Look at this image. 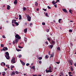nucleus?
<instances>
[{"label":"nucleus","mask_w":76,"mask_h":76,"mask_svg":"<svg viewBox=\"0 0 76 76\" xmlns=\"http://www.w3.org/2000/svg\"><path fill=\"white\" fill-rule=\"evenodd\" d=\"M31 69H34H34H35V66H33L31 67Z\"/></svg>","instance_id":"31"},{"label":"nucleus","mask_w":76,"mask_h":76,"mask_svg":"<svg viewBox=\"0 0 76 76\" xmlns=\"http://www.w3.org/2000/svg\"><path fill=\"white\" fill-rule=\"evenodd\" d=\"M22 64L23 66H25V63L24 62H23Z\"/></svg>","instance_id":"38"},{"label":"nucleus","mask_w":76,"mask_h":76,"mask_svg":"<svg viewBox=\"0 0 76 76\" xmlns=\"http://www.w3.org/2000/svg\"><path fill=\"white\" fill-rule=\"evenodd\" d=\"M29 65V63H27L26 64V66H28Z\"/></svg>","instance_id":"51"},{"label":"nucleus","mask_w":76,"mask_h":76,"mask_svg":"<svg viewBox=\"0 0 76 76\" xmlns=\"http://www.w3.org/2000/svg\"><path fill=\"white\" fill-rule=\"evenodd\" d=\"M20 61L21 63L22 64L23 62V61H22L21 60H20Z\"/></svg>","instance_id":"59"},{"label":"nucleus","mask_w":76,"mask_h":76,"mask_svg":"<svg viewBox=\"0 0 76 76\" xmlns=\"http://www.w3.org/2000/svg\"><path fill=\"white\" fill-rule=\"evenodd\" d=\"M16 20H13L12 21V23H14V22H16Z\"/></svg>","instance_id":"17"},{"label":"nucleus","mask_w":76,"mask_h":76,"mask_svg":"<svg viewBox=\"0 0 76 76\" xmlns=\"http://www.w3.org/2000/svg\"><path fill=\"white\" fill-rule=\"evenodd\" d=\"M10 5H7V10H10Z\"/></svg>","instance_id":"13"},{"label":"nucleus","mask_w":76,"mask_h":76,"mask_svg":"<svg viewBox=\"0 0 76 76\" xmlns=\"http://www.w3.org/2000/svg\"><path fill=\"white\" fill-rule=\"evenodd\" d=\"M38 5V3L37 2H36L35 3V6H37Z\"/></svg>","instance_id":"29"},{"label":"nucleus","mask_w":76,"mask_h":76,"mask_svg":"<svg viewBox=\"0 0 76 76\" xmlns=\"http://www.w3.org/2000/svg\"><path fill=\"white\" fill-rule=\"evenodd\" d=\"M71 70L72 72V71H73V67L71 66Z\"/></svg>","instance_id":"27"},{"label":"nucleus","mask_w":76,"mask_h":76,"mask_svg":"<svg viewBox=\"0 0 76 76\" xmlns=\"http://www.w3.org/2000/svg\"><path fill=\"white\" fill-rule=\"evenodd\" d=\"M18 48H20V49L23 48V47H22L20 46H18Z\"/></svg>","instance_id":"35"},{"label":"nucleus","mask_w":76,"mask_h":76,"mask_svg":"<svg viewBox=\"0 0 76 76\" xmlns=\"http://www.w3.org/2000/svg\"><path fill=\"white\" fill-rule=\"evenodd\" d=\"M43 10H44V11H45V12L47 11V9H45L44 8H43Z\"/></svg>","instance_id":"43"},{"label":"nucleus","mask_w":76,"mask_h":76,"mask_svg":"<svg viewBox=\"0 0 76 76\" xmlns=\"http://www.w3.org/2000/svg\"><path fill=\"white\" fill-rule=\"evenodd\" d=\"M63 12H65V13H67V10H66L65 9H63Z\"/></svg>","instance_id":"16"},{"label":"nucleus","mask_w":76,"mask_h":76,"mask_svg":"<svg viewBox=\"0 0 76 76\" xmlns=\"http://www.w3.org/2000/svg\"><path fill=\"white\" fill-rule=\"evenodd\" d=\"M47 7H48V9H51V7H50L49 6H48Z\"/></svg>","instance_id":"37"},{"label":"nucleus","mask_w":76,"mask_h":76,"mask_svg":"<svg viewBox=\"0 0 76 76\" xmlns=\"http://www.w3.org/2000/svg\"><path fill=\"white\" fill-rule=\"evenodd\" d=\"M23 11H25L26 10V8L25 7H23Z\"/></svg>","instance_id":"22"},{"label":"nucleus","mask_w":76,"mask_h":76,"mask_svg":"<svg viewBox=\"0 0 76 76\" xmlns=\"http://www.w3.org/2000/svg\"><path fill=\"white\" fill-rule=\"evenodd\" d=\"M1 65L2 66H6V64L4 62H2L1 64Z\"/></svg>","instance_id":"7"},{"label":"nucleus","mask_w":76,"mask_h":76,"mask_svg":"<svg viewBox=\"0 0 76 76\" xmlns=\"http://www.w3.org/2000/svg\"><path fill=\"white\" fill-rule=\"evenodd\" d=\"M72 10H69V13H71V14H72Z\"/></svg>","instance_id":"46"},{"label":"nucleus","mask_w":76,"mask_h":76,"mask_svg":"<svg viewBox=\"0 0 76 76\" xmlns=\"http://www.w3.org/2000/svg\"><path fill=\"white\" fill-rule=\"evenodd\" d=\"M17 3H18L17 0H15L14 2V4H17Z\"/></svg>","instance_id":"14"},{"label":"nucleus","mask_w":76,"mask_h":76,"mask_svg":"<svg viewBox=\"0 0 76 76\" xmlns=\"http://www.w3.org/2000/svg\"><path fill=\"white\" fill-rule=\"evenodd\" d=\"M5 57L7 60L10 59V57L9 56V53L8 52H6L5 53Z\"/></svg>","instance_id":"1"},{"label":"nucleus","mask_w":76,"mask_h":76,"mask_svg":"<svg viewBox=\"0 0 76 76\" xmlns=\"http://www.w3.org/2000/svg\"><path fill=\"white\" fill-rule=\"evenodd\" d=\"M54 53H52L51 54V56H50V58L51 57H54Z\"/></svg>","instance_id":"18"},{"label":"nucleus","mask_w":76,"mask_h":76,"mask_svg":"<svg viewBox=\"0 0 76 76\" xmlns=\"http://www.w3.org/2000/svg\"><path fill=\"white\" fill-rule=\"evenodd\" d=\"M52 4L53 5H54V4H55V1H53L52 2Z\"/></svg>","instance_id":"30"},{"label":"nucleus","mask_w":76,"mask_h":76,"mask_svg":"<svg viewBox=\"0 0 76 76\" xmlns=\"http://www.w3.org/2000/svg\"><path fill=\"white\" fill-rule=\"evenodd\" d=\"M30 26H32V23H30L29 24Z\"/></svg>","instance_id":"54"},{"label":"nucleus","mask_w":76,"mask_h":76,"mask_svg":"<svg viewBox=\"0 0 76 76\" xmlns=\"http://www.w3.org/2000/svg\"><path fill=\"white\" fill-rule=\"evenodd\" d=\"M46 31L47 32H49V29H46Z\"/></svg>","instance_id":"34"},{"label":"nucleus","mask_w":76,"mask_h":76,"mask_svg":"<svg viewBox=\"0 0 76 76\" xmlns=\"http://www.w3.org/2000/svg\"><path fill=\"white\" fill-rule=\"evenodd\" d=\"M42 25H45V23H42Z\"/></svg>","instance_id":"48"},{"label":"nucleus","mask_w":76,"mask_h":76,"mask_svg":"<svg viewBox=\"0 0 76 76\" xmlns=\"http://www.w3.org/2000/svg\"><path fill=\"white\" fill-rule=\"evenodd\" d=\"M14 23L15 25H16V26H18V25H19V23L16 22H15Z\"/></svg>","instance_id":"20"},{"label":"nucleus","mask_w":76,"mask_h":76,"mask_svg":"<svg viewBox=\"0 0 76 76\" xmlns=\"http://www.w3.org/2000/svg\"><path fill=\"white\" fill-rule=\"evenodd\" d=\"M71 74H72V72H69V75H71Z\"/></svg>","instance_id":"47"},{"label":"nucleus","mask_w":76,"mask_h":76,"mask_svg":"<svg viewBox=\"0 0 76 76\" xmlns=\"http://www.w3.org/2000/svg\"><path fill=\"white\" fill-rule=\"evenodd\" d=\"M47 39L48 40V41L49 42H50L51 41V39H50L49 37L47 38Z\"/></svg>","instance_id":"21"},{"label":"nucleus","mask_w":76,"mask_h":76,"mask_svg":"<svg viewBox=\"0 0 76 76\" xmlns=\"http://www.w3.org/2000/svg\"><path fill=\"white\" fill-rule=\"evenodd\" d=\"M4 48H3L4 51H6V50L7 51L8 50V48H7V47H4Z\"/></svg>","instance_id":"6"},{"label":"nucleus","mask_w":76,"mask_h":76,"mask_svg":"<svg viewBox=\"0 0 76 76\" xmlns=\"http://www.w3.org/2000/svg\"><path fill=\"white\" fill-rule=\"evenodd\" d=\"M15 73L16 74H17V75H18V74H19V72H18L17 71H15Z\"/></svg>","instance_id":"33"},{"label":"nucleus","mask_w":76,"mask_h":76,"mask_svg":"<svg viewBox=\"0 0 76 76\" xmlns=\"http://www.w3.org/2000/svg\"><path fill=\"white\" fill-rule=\"evenodd\" d=\"M68 61L69 62V64H70L71 65H72V61L70 60H69V61Z\"/></svg>","instance_id":"10"},{"label":"nucleus","mask_w":76,"mask_h":76,"mask_svg":"<svg viewBox=\"0 0 76 76\" xmlns=\"http://www.w3.org/2000/svg\"><path fill=\"white\" fill-rule=\"evenodd\" d=\"M69 32H72V29L69 30Z\"/></svg>","instance_id":"42"},{"label":"nucleus","mask_w":76,"mask_h":76,"mask_svg":"<svg viewBox=\"0 0 76 76\" xmlns=\"http://www.w3.org/2000/svg\"><path fill=\"white\" fill-rule=\"evenodd\" d=\"M42 57H40L39 58V60H42Z\"/></svg>","instance_id":"32"},{"label":"nucleus","mask_w":76,"mask_h":76,"mask_svg":"<svg viewBox=\"0 0 76 76\" xmlns=\"http://www.w3.org/2000/svg\"><path fill=\"white\" fill-rule=\"evenodd\" d=\"M56 63H57V64H60V62H56Z\"/></svg>","instance_id":"57"},{"label":"nucleus","mask_w":76,"mask_h":76,"mask_svg":"<svg viewBox=\"0 0 76 76\" xmlns=\"http://www.w3.org/2000/svg\"><path fill=\"white\" fill-rule=\"evenodd\" d=\"M26 16L27 17L28 21L29 22H30L31 19V16H30L28 14L26 15Z\"/></svg>","instance_id":"2"},{"label":"nucleus","mask_w":76,"mask_h":76,"mask_svg":"<svg viewBox=\"0 0 76 76\" xmlns=\"http://www.w3.org/2000/svg\"><path fill=\"white\" fill-rule=\"evenodd\" d=\"M56 1L58 2V3H59L60 1V0H56Z\"/></svg>","instance_id":"55"},{"label":"nucleus","mask_w":76,"mask_h":76,"mask_svg":"<svg viewBox=\"0 0 76 76\" xmlns=\"http://www.w3.org/2000/svg\"><path fill=\"white\" fill-rule=\"evenodd\" d=\"M16 50L17 51H22V50L18 49L17 48H16Z\"/></svg>","instance_id":"26"},{"label":"nucleus","mask_w":76,"mask_h":76,"mask_svg":"<svg viewBox=\"0 0 76 76\" xmlns=\"http://www.w3.org/2000/svg\"><path fill=\"white\" fill-rule=\"evenodd\" d=\"M15 75V72L14 71L12 72V73H10V75L11 76H13V75Z\"/></svg>","instance_id":"9"},{"label":"nucleus","mask_w":76,"mask_h":76,"mask_svg":"<svg viewBox=\"0 0 76 76\" xmlns=\"http://www.w3.org/2000/svg\"><path fill=\"white\" fill-rule=\"evenodd\" d=\"M19 20H21L22 19V16H21V15H19Z\"/></svg>","instance_id":"15"},{"label":"nucleus","mask_w":76,"mask_h":76,"mask_svg":"<svg viewBox=\"0 0 76 76\" xmlns=\"http://www.w3.org/2000/svg\"><path fill=\"white\" fill-rule=\"evenodd\" d=\"M57 3V1H56L55 2V4H56V3Z\"/></svg>","instance_id":"63"},{"label":"nucleus","mask_w":76,"mask_h":76,"mask_svg":"<svg viewBox=\"0 0 76 76\" xmlns=\"http://www.w3.org/2000/svg\"><path fill=\"white\" fill-rule=\"evenodd\" d=\"M54 6L55 7H56L57 8V4H55L54 5Z\"/></svg>","instance_id":"52"},{"label":"nucleus","mask_w":76,"mask_h":76,"mask_svg":"<svg viewBox=\"0 0 76 76\" xmlns=\"http://www.w3.org/2000/svg\"><path fill=\"white\" fill-rule=\"evenodd\" d=\"M15 37L18 39H21V37L18 34H16L15 36Z\"/></svg>","instance_id":"3"},{"label":"nucleus","mask_w":76,"mask_h":76,"mask_svg":"<svg viewBox=\"0 0 76 76\" xmlns=\"http://www.w3.org/2000/svg\"><path fill=\"white\" fill-rule=\"evenodd\" d=\"M60 75H64V74H63V72H61Z\"/></svg>","instance_id":"39"},{"label":"nucleus","mask_w":76,"mask_h":76,"mask_svg":"<svg viewBox=\"0 0 76 76\" xmlns=\"http://www.w3.org/2000/svg\"><path fill=\"white\" fill-rule=\"evenodd\" d=\"M46 73H51L52 72V71L51 70H47V69H46Z\"/></svg>","instance_id":"8"},{"label":"nucleus","mask_w":76,"mask_h":76,"mask_svg":"<svg viewBox=\"0 0 76 76\" xmlns=\"http://www.w3.org/2000/svg\"><path fill=\"white\" fill-rule=\"evenodd\" d=\"M61 19H59V20H58L59 23H60V21H61Z\"/></svg>","instance_id":"44"},{"label":"nucleus","mask_w":76,"mask_h":76,"mask_svg":"<svg viewBox=\"0 0 76 76\" xmlns=\"http://www.w3.org/2000/svg\"><path fill=\"white\" fill-rule=\"evenodd\" d=\"M1 47H4V45H3V44H1Z\"/></svg>","instance_id":"41"},{"label":"nucleus","mask_w":76,"mask_h":76,"mask_svg":"<svg viewBox=\"0 0 76 76\" xmlns=\"http://www.w3.org/2000/svg\"><path fill=\"white\" fill-rule=\"evenodd\" d=\"M45 44H47V45H48V42H45Z\"/></svg>","instance_id":"50"},{"label":"nucleus","mask_w":76,"mask_h":76,"mask_svg":"<svg viewBox=\"0 0 76 76\" xmlns=\"http://www.w3.org/2000/svg\"><path fill=\"white\" fill-rule=\"evenodd\" d=\"M45 57L46 58H48V55H46L45 56Z\"/></svg>","instance_id":"53"},{"label":"nucleus","mask_w":76,"mask_h":76,"mask_svg":"<svg viewBox=\"0 0 76 76\" xmlns=\"http://www.w3.org/2000/svg\"><path fill=\"white\" fill-rule=\"evenodd\" d=\"M21 57H22V55H18L19 58H21Z\"/></svg>","instance_id":"36"},{"label":"nucleus","mask_w":76,"mask_h":76,"mask_svg":"<svg viewBox=\"0 0 76 76\" xmlns=\"http://www.w3.org/2000/svg\"><path fill=\"white\" fill-rule=\"evenodd\" d=\"M45 16H46L47 17H49V15H48V13L47 12L46 14H45Z\"/></svg>","instance_id":"24"},{"label":"nucleus","mask_w":76,"mask_h":76,"mask_svg":"<svg viewBox=\"0 0 76 76\" xmlns=\"http://www.w3.org/2000/svg\"><path fill=\"white\" fill-rule=\"evenodd\" d=\"M49 48H50H50H51V49H52L53 48V45H50L49 46Z\"/></svg>","instance_id":"11"},{"label":"nucleus","mask_w":76,"mask_h":76,"mask_svg":"<svg viewBox=\"0 0 76 76\" xmlns=\"http://www.w3.org/2000/svg\"><path fill=\"white\" fill-rule=\"evenodd\" d=\"M57 50L58 51H60L61 50L60 48V47H58L57 48Z\"/></svg>","instance_id":"19"},{"label":"nucleus","mask_w":76,"mask_h":76,"mask_svg":"<svg viewBox=\"0 0 76 76\" xmlns=\"http://www.w3.org/2000/svg\"><path fill=\"white\" fill-rule=\"evenodd\" d=\"M13 44H15V41H14L13 42Z\"/></svg>","instance_id":"56"},{"label":"nucleus","mask_w":76,"mask_h":76,"mask_svg":"<svg viewBox=\"0 0 76 76\" xmlns=\"http://www.w3.org/2000/svg\"><path fill=\"white\" fill-rule=\"evenodd\" d=\"M52 70V68L51 67V66H50L49 67V70Z\"/></svg>","instance_id":"40"},{"label":"nucleus","mask_w":76,"mask_h":76,"mask_svg":"<svg viewBox=\"0 0 76 76\" xmlns=\"http://www.w3.org/2000/svg\"><path fill=\"white\" fill-rule=\"evenodd\" d=\"M5 71H6V70H7V68H5L4 69Z\"/></svg>","instance_id":"58"},{"label":"nucleus","mask_w":76,"mask_h":76,"mask_svg":"<svg viewBox=\"0 0 76 76\" xmlns=\"http://www.w3.org/2000/svg\"><path fill=\"white\" fill-rule=\"evenodd\" d=\"M24 32H27V28H26L24 30Z\"/></svg>","instance_id":"28"},{"label":"nucleus","mask_w":76,"mask_h":76,"mask_svg":"<svg viewBox=\"0 0 76 76\" xmlns=\"http://www.w3.org/2000/svg\"><path fill=\"white\" fill-rule=\"evenodd\" d=\"M11 67V70H13V69L14 68V66H11L10 67Z\"/></svg>","instance_id":"25"},{"label":"nucleus","mask_w":76,"mask_h":76,"mask_svg":"<svg viewBox=\"0 0 76 76\" xmlns=\"http://www.w3.org/2000/svg\"><path fill=\"white\" fill-rule=\"evenodd\" d=\"M18 39H15V42H16V44H17V43L18 42Z\"/></svg>","instance_id":"12"},{"label":"nucleus","mask_w":76,"mask_h":76,"mask_svg":"<svg viewBox=\"0 0 76 76\" xmlns=\"http://www.w3.org/2000/svg\"><path fill=\"white\" fill-rule=\"evenodd\" d=\"M15 18L16 19H18V18H16V17H15Z\"/></svg>","instance_id":"61"},{"label":"nucleus","mask_w":76,"mask_h":76,"mask_svg":"<svg viewBox=\"0 0 76 76\" xmlns=\"http://www.w3.org/2000/svg\"><path fill=\"white\" fill-rule=\"evenodd\" d=\"M6 67H8L9 66V65H6Z\"/></svg>","instance_id":"60"},{"label":"nucleus","mask_w":76,"mask_h":76,"mask_svg":"<svg viewBox=\"0 0 76 76\" xmlns=\"http://www.w3.org/2000/svg\"><path fill=\"white\" fill-rule=\"evenodd\" d=\"M2 37L3 38H6V37H5V36H2Z\"/></svg>","instance_id":"49"},{"label":"nucleus","mask_w":76,"mask_h":76,"mask_svg":"<svg viewBox=\"0 0 76 76\" xmlns=\"http://www.w3.org/2000/svg\"><path fill=\"white\" fill-rule=\"evenodd\" d=\"M50 43L52 44V45H54L55 44V42L53 40H52L50 42Z\"/></svg>","instance_id":"5"},{"label":"nucleus","mask_w":76,"mask_h":76,"mask_svg":"<svg viewBox=\"0 0 76 76\" xmlns=\"http://www.w3.org/2000/svg\"><path fill=\"white\" fill-rule=\"evenodd\" d=\"M16 61H15V58H13L11 60V63L12 64H14V63H15Z\"/></svg>","instance_id":"4"},{"label":"nucleus","mask_w":76,"mask_h":76,"mask_svg":"<svg viewBox=\"0 0 76 76\" xmlns=\"http://www.w3.org/2000/svg\"><path fill=\"white\" fill-rule=\"evenodd\" d=\"M39 64H41V63H42V61H39Z\"/></svg>","instance_id":"45"},{"label":"nucleus","mask_w":76,"mask_h":76,"mask_svg":"<svg viewBox=\"0 0 76 76\" xmlns=\"http://www.w3.org/2000/svg\"><path fill=\"white\" fill-rule=\"evenodd\" d=\"M24 40L25 42H27V38H26L25 37Z\"/></svg>","instance_id":"23"},{"label":"nucleus","mask_w":76,"mask_h":76,"mask_svg":"<svg viewBox=\"0 0 76 76\" xmlns=\"http://www.w3.org/2000/svg\"><path fill=\"white\" fill-rule=\"evenodd\" d=\"M2 73L3 74V73H4V74H6V72H2Z\"/></svg>","instance_id":"64"},{"label":"nucleus","mask_w":76,"mask_h":76,"mask_svg":"<svg viewBox=\"0 0 76 76\" xmlns=\"http://www.w3.org/2000/svg\"><path fill=\"white\" fill-rule=\"evenodd\" d=\"M74 66H76V63H75V64H74Z\"/></svg>","instance_id":"62"}]
</instances>
